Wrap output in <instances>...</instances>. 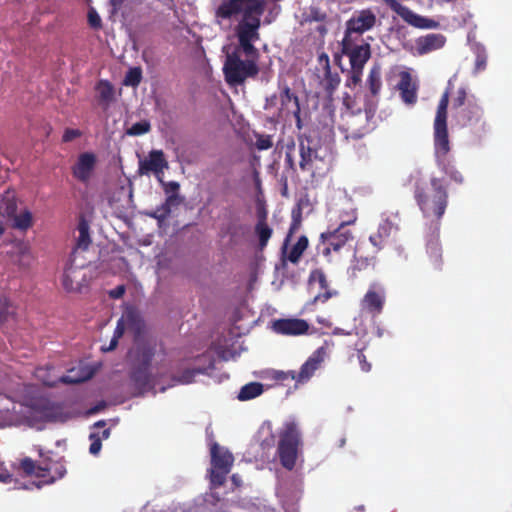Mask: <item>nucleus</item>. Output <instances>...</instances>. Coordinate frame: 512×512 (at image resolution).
<instances>
[{"mask_svg":"<svg viewBox=\"0 0 512 512\" xmlns=\"http://www.w3.org/2000/svg\"><path fill=\"white\" fill-rule=\"evenodd\" d=\"M457 119L462 127H469L472 132L481 137L487 132V124L483 119V109L475 101L468 100L467 105L457 113Z\"/></svg>","mask_w":512,"mask_h":512,"instance_id":"obj_11","label":"nucleus"},{"mask_svg":"<svg viewBox=\"0 0 512 512\" xmlns=\"http://www.w3.org/2000/svg\"><path fill=\"white\" fill-rule=\"evenodd\" d=\"M12 219V227L21 231L28 230L33 224L32 213L29 210H24L19 215H15Z\"/></svg>","mask_w":512,"mask_h":512,"instance_id":"obj_34","label":"nucleus"},{"mask_svg":"<svg viewBox=\"0 0 512 512\" xmlns=\"http://www.w3.org/2000/svg\"><path fill=\"white\" fill-rule=\"evenodd\" d=\"M308 244H309L308 238L304 235L300 236L298 241L291 248V250L288 254V257H287L288 260L293 264L298 263L302 254L307 249Z\"/></svg>","mask_w":512,"mask_h":512,"instance_id":"obj_31","label":"nucleus"},{"mask_svg":"<svg viewBox=\"0 0 512 512\" xmlns=\"http://www.w3.org/2000/svg\"><path fill=\"white\" fill-rule=\"evenodd\" d=\"M340 84V77L337 73H331V70H325L323 85L327 94L332 95L338 85Z\"/></svg>","mask_w":512,"mask_h":512,"instance_id":"obj_37","label":"nucleus"},{"mask_svg":"<svg viewBox=\"0 0 512 512\" xmlns=\"http://www.w3.org/2000/svg\"><path fill=\"white\" fill-rule=\"evenodd\" d=\"M273 146L272 137L270 135H259L256 138V147L258 150H267Z\"/></svg>","mask_w":512,"mask_h":512,"instance_id":"obj_46","label":"nucleus"},{"mask_svg":"<svg viewBox=\"0 0 512 512\" xmlns=\"http://www.w3.org/2000/svg\"><path fill=\"white\" fill-rule=\"evenodd\" d=\"M302 207L301 204L298 203L291 211V223L288 231V235L286 241H288L289 237L295 234L301 227L302 224Z\"/></svg>","mask_w":512,"mask_h":512,"instance_id":"obj_36","label":"nucleus"},{"mask_svg":"<svg viewBox=\"0 0 512 512\" xmlns=\"http://www.w3.org/2000/svg\"><path fill=\"white\" fill-rule=\"evenodd\" d=\"M77 254L76 250L72 251L62 275V286L69 293L80 292L82 287L87 285V276L84 271L86 265L84 261L76 263Z\"/></svg>","mask_w":512,"mask_h":512,"instance_id":"obj_9","label":"nucleus"},{"mask_svg":"<svg viewBox=\"0 0 512 512\" xmlns=\"http://www.w3.org/2000/svg\"><path fill=\"white\" fill-rule=\"evenodd\" d=\"M117 345H118V339L113 336L111 341H110L109 346L107 348H103V350L104 351L114 350L117 347Z\"/></svg>","mask_w":512,"mask_h":512,"instance_id":"obj_63","label":"nucleus"},{"mask_svg":"<svg viewBox=\"0 0 512 512\" xmlns=\"http://www.w3.org/2000/svg\"><path fill=\"white\" fill-rule=\"evenodd\" d=\"M203 373L202 369H186L178 377H174V380L180 384H189L194 381L196 374Z\"/></svg>","mask_w":512,"mask_h":512,"instance_id":"obj_41","label":"nucleus"},{"mask_svg":"<svg viewBox=\"0 0 512 512\" xmlns=\"http://www.w3.org/2000/svg\"><path fill=\"white\" fill-rule=\"evenodd\" d=\"M467 101V92L464 87H460L457 90L456 96L452 100V108L458 109L463 107Z\"/></svg>","mask_w":512,"mask_h":512,"instance_id":"obj_44","label":"nucleus"},{"mask_svg":"<svg viewBox=\"0 0 512 512\" xmlns=\"http://www.w3.org/2000/svg\"><path fill=\"white\" fill-rule=\"evenodd\" d=\"M376 15L370 10L365 9L355 12L353 16L346 22V30L344 36L352 38V34H363L372 29L376 24Z\"/></svg>","mask_w":512,"mask_h":512,"instance_id":"obj_14","label":"nucleus"},{"mask_svg":"<svg viewBox=\"0 0 512 512\" xmlns=\"http://www.w3.org/2000/svg\"><path fill=\"white\" fill-rule=\"evenodd\" d=\"M88 23H89L90 27H92L94 29H99L102 26L101 18L99 16V14L94 9H92L88 12Z\"/></svg>","mask_w":512,"mask_h":512,"instance_id":"obj_49","label":"nucleus"},{"mask_svg":"<svg viewBox=\"0 0 512 512\" xmlns=\"http://www.w3.org/2000/svg\"><path fill=\"white\" fill-rule=\"evenodd\" d=\"M89 439L91 441V444L89 447V452L92 455H97L101 450L102 442L100 441V438L98 436L94 435L92 432L89 435Z\"/></svg>","mask_w":512,"mask_h":512,"instance_id":"obj_48","label":"nucleus"},{"mask_svg":"<svg viewBox=\"0 0 512 512\" xmlns=\"http://www.w3.org/2000/svg\"><path fill=\"white\" fill-rule=\"evenodd\" d=\"M81 135H82V132L79 129L67 128V129H65V131L63 133L62 141L63 142H71L74 139L79 138Z\"/></svg>","mask_w":512,"mask_h":512,"instance_id":"obj_52","label":"nucleus"},{"mask_svg":"<svg viewBox=\"0 0 512 512\" xmlns=\"http://www.w3.org/2000/svg\"><path fill=\"white\" fill-rule=\"evenodd\" d=\"M366 349V346H362L360 348H356V357L360 364V368L363 372L368 373L372 369V365L370 362L367 361V358L364 354V350Z\"/></svg>","mask_w":512,"mask_h":512,"instance_id":"obj_43","label":"nucleus"},{"mask_svg":"<svg viewBox=\"0 0 512 512\" xmlns=\"http://www.w3.org/2000/svg\"><path fill=\"white\" fill-rule=\"evenodd\" d=\"M124 293H125V287L123 285H119L109 291V296L113 299H119L124 295Z\"/></svg>","mask_w":512,"mask_h":512,"instance_id":"obj_57","label":"nucleus"},{"mask_svg":"<svg viewBox=\"0 0 512 512\" xmlns=\"http://www.w3.org/2000/svg\"><path fill=\"white\" fill-rule=\"evenodd\" d=\"M277 453L281 465L292 470L297 461L298 452L302 445L301 431L295 420L286 421L278 432Z\"/></svg>","mask_w":512,"mask_h":512,"instance_id":"obj_4","label":"nucleus"},{"mask_svg":"<svg viewBox=\"0 0 512 512\" xmlns=\"http://www.w3.org/2000/svg\"><path fill=\"white\" fill-rule=\"evenodd\" d=\"M29 407L34 417L43 421L65 422L69 417L61 403L43 396L32 398Z\"/></svg>","mask_w":512,"mask_h":512,"instance_id":"obj_10","label":"nucleus"},{"mask_svg":"<svg viewBox=\"0 0 512 512\" xmlns=\"http://www.w3.org/2000/svg\"><path fill=\"white\" fill-rule=\"evenodd\" d=\"M427 254L431 268L440 271L443 265L442 248L438 239H432L427 243Z\"/></svg>","mask_w":512,"mask_h":512,"instance_id":"obj_28","label":"nucleus"},{"mask_svg":"<svg viewBox=\"0 0 512 512\" xmlns=\"http://www.w3.org/2000/svg\"><path fill=\"white\" fill-rule=\"evenodd\" d=\"M300 150V168L302 171L311 172L312 175L315 173V161L317 160V151L312 149L309 145H305L303 141L299 145Z\"/></svg>","mask_w":512,"mask_h":512,"instance_id":"obj_25","label":"nucleus"},{"mask_svg":"<svg viewBox=\"0 0 512 512\" xmlns=\"http://www.w3.org/2000/svg\"><path fill=\"white\" fill-rule=\"evenodd\" d=\"M17 205L14 200H7L5 202V208L1 211L2 215L8 218H13L16 215Z\"/></svg>","mask_w":512,"mask_h":512,"instance_id":"obj_50","label":"nucleus"},{"mask_svg":"<svg viewBox=\"0 0 512 512\" xmlns=\"http://www.w3.org/2000/svg\"><path fill=\"white\" fill-rule=\"evenodd\" d=\"M180 189V185L176 181H170L164 184V191L166 194H174L178 193Z\"/></svg>","mask_w":512,"mask_h":512,"instance_id":"obj_55","label":"nucleus"},{"mask_svg":"<svg viewBox=\"0 0 512 512\" xmlns=\"http://www.w3.org/2000/svg\"><path fill=\"white\" fill-rule=\"evenodd\" d=\"M309 284L312 285L314 283H317L319 285V289L322 292H319L314 297V302H326L328 301L332 296L336 295V291H332L329 288V283L327 281L326 275L322 269H314L310 272L309 275Z\"/></svg>","mask_w":512,"mask_h":512,"instance_id":"obj_22","label":"nucleus"},{"mask_svg":"<svg viewBox=\"0 0 512 512\" xmlns=\"http://www.w3.org/2000/svg\"><path fill=\"white\" fill-rule=\"evenodd\" d=\"M398 89L402 100L406 104H414L417 101L416 87L412 83L411 75L408 72L401 74L400 81L398 83Z\"/></svg>","mask_w":512,"mask_h":512,"instance_id":"obj_24","label":"nucleus"},{"mask_svg":"<svg viewBox=\"0 0 512 512\" xmlns=\"http://www.w3.org/2000/svg\"><path fill=\"white\" fill-rule=\"evenodd\" d=\"M369 118L367 111L350 115L346 122V139L359 140L367 135L371 130Z\"/></svg>","mask_w":512,"mask_h":512,"instance_id":"obj_17","label":"nucleus"},{"mask_svg":"<svg viewBox=\"0 0 512 512\" xmlns=\"http://www.w3.org/2000/svg\"><path fill=\"white\" fill-rule=\"evenodd\" d=\"M99 104L103 108H108L114 100V87L108 80H100L95 86Z\"/></svg>","mask_w":512,"mask_h":512,"instance_id":"obj_26","label":"nucleus"},{"mask_svg":"<svg viewBox=\"0 0 512 512\" xmlns=\"http://www.w3.org/2000/svg\"><path fill=\"white\" fill-rule=\"evenodd\" d=\"M446 37L441 33H429L420 36L415 41V48L419 55H425L444 47Z\"/></svg>","mask_w":512,"mask_h":512,"instance_id":"obj_20","label":"nucleus"},{"mask_svg":"<svg viewBox=\"0 0 512 512\" xmlns=\"http://www.w3.org/2000/svg\"><path fill=\"white\" fill-rule=\"evenodd\" d=\"M171 213V210L167 208L164 204L157 207L153 213L150 214L151 217L157 219L158 221L165 220Z\"/></svg>","mask_w":512,"mask_h":512,"instance_id":"obj_47","label":"nucleus"},{"mask_svg":"<svg viewBox=\"0 0 512 512\" xmlns=\"http://www.w3.org/2000/svg\"><path fill=\"white\" fill-rule=\"evenodd\" d=\"M262 393L263 384L259 382H250L241 388L238 394V399L240 401H247L258 397Z\"/></svg>","mask_w":512,"mask_h":512,"instance_id":"obj_30","label":"nucleus"},{"mask_svg":"<svg viewBox=\"0 0 512 512\" xmlns=\"http://www.w3.org/2000/svg\"><path fill=\"white\" fill-rule=\"evenodd\" d=\"M385 293L383 289L376 290L371 286L362 299V308L373 316L379 315L384 307Z\"/></svg>","mask_w":512,"mask_h":512,"instance_id":"obj_21","label":"nucleus"},{"mask_svg":"<svg viewBox=\"0 0 512 512\" xmlns=\"http://www.w3.org/2000/svg\"><path fill=\"white\" fill-rule=\"evenodd\" d=\"M369 240L378 249L382 248L385 242V239L377 232L370 235Z\"/></svg>","mask_w":512,"mask_h":512,"instance_id":"obj_56","label":"nucleus"},{"mask_svg":"<svg viewBox=\"0 0 512 512\" xmlns=\"http://www.w3.org/2000/svg\"><path fill=\"white\" fill-rule=\"evenodd\" d=\"M320 64H323L324 70L330 69L329 57L327 54L323 53L319 56Z\"/></svg>","mask_w":512,"mask_h":512,"instance_id":"obj_60","label":"nucleus"},{"mask_svg":"<svg viewBox=\"0 0 512 512\" xmlns=\"http://www.w3.org/2000/svg\"><path fill=\"white\" fill-rule=\"evenodd\" d=\"M449 98L450 90L447 88L441 95L433 123L434 156L439 170L451 182L461 185L464 183V176L457 169L454 161L448 156L451 150L447 124Z\"/></svg>","mask_w":512,"mask_h":512,"instance_id":"obj_2","label":"nucleus"},{"mask_svg":"<svg viewBox=\"0 0 512 512\" xmlns=\"http://www.w3.org/2000/svg\"><path fill=\"white\" fill-rule=\"evenodd\" d=\"M97 164V157L92 152L81 153L72 166V175L82 183H88Z\"/></svg>","mask_w":512,"mask_h":512,"instance_id":"obj_16","label":"nucleus"},{"mask_svg":"<svg viewBox=\"0 0 512 512\" xmlns=\"http://www.w3.org/2000/svg\"><path fill=\"white\" fill-rule=\"evenodd\" d=\"M273 330L281 335L298 336L308 332L309 324L303 319H278L273 322Z\"/></svg>","mask_w":512,"mask_h":512,"instance_id":"obj_19","label":"nucleus"},{"mask_svg":"<svg viewBox=\"0 0 512 512\" xmlns=\"http://www.w3.org/2000/svg\"><path fill=\"white\" fill-rule=\"evenodd\" d=\"M266 218L267 214L265 211L258 212V220L255 225L254 231L259 240L258 246L260 250H263L267 246L269 239L273 234V230L268 225Z\"/></svg>","mask_w":512,"mask_h":512,"instance_id":"obj_23","label":"nucleus"},{"mask_svg":"<svg viewBox=\"0 0 512 512\" xmlns=\"http://www.w3.org/2000/svg\"><path fill=\"white\" fill-rule=\"evenodd\" d=\"M206 501L211 505H216L220 501V497L218 493H210Z\"/></svg>","mask_w":512,"mask_h":512,"instance_id":"obj_61","label":"nucleus"},{"mask_svg":"<svg viewBox=\"0 0 512 512\" xmlns=\"http://www.w3.org/2000/svg\"><path fill=\"white\" fill-rule=\"evenodd\" d=\"M406 22L422 29H433L439 26L437 21L417 15L414 12H412V16H409L408 19H406Z\"/></svg>","mask_w":512,"mask_h":512,"instance_id":"obj_35","label":"nucleus"},{"mask_svg":"<svg viewBox=\"0 0 512 512\" xmlns=\"http://www.w3.org/2000/svg\"><path fill=\"white\" fill-rule=\"evenodd\" d=\"M341 51L349 58L351 66L346 84L348 87H355L360 84L363 68L371 57L370 45L368 43L354 44L352 38L344 36L341 41Z\"/></svg>","mask_w":512,"mask_h":512,"instance_id":"obj_5","label":"nucleus"},{"mask_svg":"<svg viewBox=\"0 0 512 512\" xmlns=\"http://www.w3.org/2000/svg\"><path fill=\"white\" fill-rule=\"evenodd\" d=\"M326 355V347L321 346L317 348L306 360V362L302 364L299 372L292 370L289 371L287 375H289L290 378L295 380L297 383L307 382L314 375L315 371L320 368Z\"/></svg>","mask_w":512,"mask_h":512,"instance_id":"obj_13","label":"nucleus"},{"mask_svg":"<svg viewBox=\"0 0 512 512\" xmlns=\"http://www.w3.org/2000/svg\"><path fill=\"white\" fill-rule=\"evenodd\" d=\"M151 130V124L148 120H142L134 123L130 128L126 130V134L129 136H140L148 133Z\"/></svg>","mask_w":512,"mask_h":512,"instance_id":"obj_39","label":"nucleus"},{"mask_svg":"<svg viewBox=\"0 0 512 512\" xmlns=\"http://www.w3.org/2000/svg\"><path fill=\"white\" fill-rule=\"evenodd\" d=\"M40 456L42 460L38 464L29 457L21 460L20 468L26 475L45 478V484H52L65 476L66 468L61 459L53 460L51 457L44 456L42 453H40Z\"/></svg>","mask_w":512,"mask_h":512,"instance_id":"obj_6","label":"nucleus"},{"mask_svg":"<svg viewBox=\"0 0 512 512\" xmlns=\"http://www.w3.org/2000/svg\"><path fill=\"white\" fill-rule=\"evenodd\" d=\"M249 226L243 223L239 217H232L221 229V236L229 238L230 247L241 245L249 234Z\"/></svg>","mask_w":512,"mask_h":512,"instance_id":"obj_15","label":"nucleus"},{"mask_svg":"<svg viewBox=\"0 0 512 512\" xmlns=\"http://www.w3.org/2000/svg\"><path fill=\"white\" fill-rule=\"evenodd\" d=\"M168 168V162L162 150H152L148 157L139 161V174L149 175L155 174L157 177L162 175L164 170Z\"/></svg>","mask_w":512,"mask_h":512,"instance_id":"obj_18","label":"nucleus"},{"mask_svg":"<svg viewBox=\"0 0 512 512\" xmlns=\"http://www.w3.org/2000/svg\"><path fill=\"white\" fill-rule=\"evenodd\" d=\"M392 229L393 224L390 221L385 220L378 226L377 233H379L382 236V238L386 240L391 234Z\"/></svg>","mask_w":512,"mask_h":512,"instance_id":"obj_51","label":"nucleus"},{"mask_svg":"<svg viewBox=\"0 0 512 512\" xmlns=\"http://www.w3.org/2000/svg\"><path fill=\"white\" fill-rule=\"evenodd\" d=\"M73 371L74 370H70L69 374H67L61 378V381L66 384H76V383H81L83 381H86L91 377L90 373L83 375V376H74V375H72Z\"/></svg>","mask_w":512,"mask_h":512,"instance_id":"obj_45","label":"nucleus"},{"mask_svg":"<svg viewBox=\"0 0 512 512\" xmlns=\"http://www.w3.org/2000/svg\"><path fill=\"white\" fill-rule=\"evenodd\" d=\"M486 67V56L478 54L476 57L475 68L477 71L484 70Z\"/></svg>","mask_w":512,"mask_h":512,"instance_id":"obj_58","label":"nucleus"},{"mask_svg":"<svg viewBox=\"0 0 512 512\" xmlns=\"http://www.w3.org/2000/svg\"><path fill=\"white\" fill-rule=\"evenodd\" d=\"M182 202V198L179 193L167 194L166 200L163 203L167 208L171 210V207H175L180 205Z\"/></svg>","mask_w":512,"mask_h":512,"instance_id":"obj_53","label":"nucleus"},{"mask_svg":"<svg viewBox=\"0 0 512 512\" xmlns=\"http://www.w3.org/2000/svg\"><path fill=\"white\" fill-rule=\"evenodd\" d=\"M123 333H124V324H123L122 320H119L117 323V326L115 328L113 336L119 340V338L122 337Z\"/></svg>","mask_w":512,"mask_h":512,"instance_id":"obj_59","label":"nucleus"},{"mask_svg":"<svg viewBox=\"0 0 512 512\" xmlns=\"http://www.w3.org/2000/svg\"><path fill=\"white\" fill-rule=\"evenodd\" d=\"M105 426H106V422L104 420H100L93 425V429L98 430V431H93L92 433L94 435L98 436L100 438L101 442L103 440L108 439L111 434L110 428H105Z\"/></svg>","mask_w":512,"mask_h":512,"instance_id":"obj_42","label":"nucleus"},{"mask_svg":"<svg viewBox=\"0 0 512 512\" xmlns=\"http://www.w3.org/2000/svg\"><path fill=\"white\" fill-rule=\"evenodd\" d=\"M211 469L209 470L211 489L218 488L226 482L234 463L233 454L226 448L214 442L210 448Z\"/></svg>","mask_w":512,"mask_h":512,"instance_id":"obj_8","label":"nucleus"},{"mask_svg":"<svg viewBox=\"0 0 512 512\" xmlns=\"http://www.w3.org/2000/svg\"><path fill=\"white\" fill-rule=\"evenodd\" d=\"M153 356V349L144 348L141 352V362L130 373V379L134 387L141 393L147 391L150 387L151 375L149 369Z\"/></svg>","mask_w":512,"mask_h":512,"instance_id":"obj_12","label":"nucleus"},{"mask_svg":"<svg viewBox=\"0 0 512 512\" xmlns=\"http://www.w3.org/2000/svg\"><path fill=\"white\" fill-rule=\"evenodd\" d=\"M280 100H281L282 106H284L286 108H288L290 103L293 104L291 111H292L294 117L296 118L298 128H300L301 127L300 126L301 119H300V103H299L298 96L295 95L287 85H285L281 91Z\"/></svg>","mask_w":512,"mask_h":512,"instance_id":"obj_27","label":"nucleus"},{"mask_svg":"<svg viewBox=\"0 0 512 512\" xmlns=\"http://www.w3.org/2000/svg\"><path fill=\"white\" fill-rule=\"evenodd\" d=\"M15 318V310L9 299L0 295V324L5 325Z\"/></svg>","mask_w":512,"mask_h":512,"instance_id":"obj_32","label":"nucleus"},{"mask_svg":"<svg viewBox=\"0 0 512 512\" xmlns=\"http://www.w3.org/2000/svg\"><path fill=\"white\" fill-rule=\"evenodd\" d=\"M267 428H268V431H269V437H267L266 439L262 440L261 447L263 449H270V448H272L275 445V436L272 434V427H271L270 423H268Z\"/></svg>","mask_w":512,"mask_h":512,"instance_id":"obj_54","label":"nucleus"},{"mask_svg":"<svg viewBox=\"0 0 512 512\" xmlns=\"http://www.w3.org/2000/svg\"><path fill=\"white\" fill-rule=\"evenodd\" d=\"M265 5V0H223L216 9L215 15L220 19L241 16L235 28L239 46L227 53L223 65L225 81L230 86L242 85L246 79L255 78L259 73V51L253 42L260 38Z\"/></svg>","mask_w":512,"mask_h":512,"instance_id":"obj_1","label":"nucleus"},{"mask_svg":"<svg viewBox=\"0 0 512 512\" xmlns=\"http://www.w3.org/2000/svg\"><path fill=\"white\" fill-rule=\"evenodd\" d=\"M142 79V70L139 67L130 68L125 75L124 85L137 87Z\"/></svg>","mask_w":512,"mask_h":512,"instance_id":"obj_38","label":"nucleus"},{"mask_svg":"<svg viewBox=\"0 0 512 512\" xmlns=\"http://www.w3.org/2000/svg\"><path fill=\"white\" fill-rule=\"evenodd\" d=\"M285 162L289 168L294 169V166H295L294 159L289 152L286 153Z\"/></svg>","mask_w":512,"mask_h":512,"instance_id":"obj_62","label":"nucleus"},{"mask_svg":"<svg viewBox=\"0 0 512 512\" xmlns=\"http://www.w3.org/2000/svg\"><path fill=\"white\" fill-rule=\"evenodd\" d=\"M332 333H333V335H345V336H347V335H350V334H351L350 332L345 331L344 329H342V328H338V327H336V328L333 330V332H332Z\"/></svg>","mask_w":512,"mask_h":512,"instance_id":"obj_64","label":"nucleus"},{"mask_svg":"<svg viewBox=\"0 0 512 512\" xmlns=\"http://www.w3.org/2000/svg\"><path fill=\"white\" fill-rule=\"evenodd\" d=\"M357 220V214L351 213L348 219H342L337 227L329 228L320 234V245L322 255L329 257L332 252H339L347 243L354 239V235L347 227Z\"/></svg>","mask_w":512,"mask_h":512,"instance_id":"obj_7","label":"nucleus"},{"mask_svg":"<svg viewBox=\"0 0 512 512\" xmlns=\"http://www.w3.org/2000/svg\"><path fill=\"white\" fill-rule=\"evenodd\" d=\"M78 232L79 236L77 239V245L75 250H86L91 243V239L89 234V225L84 219L80 220L78 223Z\"/></svg>","mask_w":512,"mask_h":512,"instance_id":"obj_33","label":"nucleus"},{"mask_svg":"<svg viewBox=\"0 0 512 512\" xmlns=\"http://www.w3.org/2000/svg\"><path fill=\"white\" fill-rule=\"evenodd\" d=\"M367 86L372 96H377L382 87L381 67L375 64L369 71Z\"/></svg>","mask_w":512,"mask_h":512,"instance_id":"obj_29","label":"nucleus"},{"mask_svg":"<svg viewBox=\"0 0 512 512\" xmlns=\"http://www.w3.org/2000/svg\"><path fill=\"white\" fill-rule=\"evenodd\" d=\"M385 3L389 6V8L401 16L405 21L409 16H412V11L402 5L398 0H385Z\"/></svg>","mask_w":512,"mask_h":512,"instance_id":"obj_40","label":"nucleus"},{"mask_svg":"<svg viewBox=\"0 0 512 512\" xmlns=\"http://www.w3.org/2000/svg\"><path fill=\"white\" fill-rule=\"evenodd\" d=\"M413 195L425 217L440 220L448 205V191L444 179L431 177L427 180L421 175L412 177Z\"/></svg>","mask_w":512,"mask_h":512,"instance_id":"obj_3","label":"nucleus"}]
</instances>
